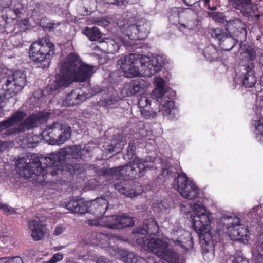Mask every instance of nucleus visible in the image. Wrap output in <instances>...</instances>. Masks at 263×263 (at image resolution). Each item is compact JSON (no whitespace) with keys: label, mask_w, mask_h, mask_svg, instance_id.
<instances>
[{"label":"nucleus","mask_w":263,"mask_h":263,"mask_svg":"<svg viewBox=\"0 0 263 263\" xmlns=\"http://www.w3.org/2000/svg\"><path fill=\"white\" fill-rule=\"evenodd\" d=\"M117 215L103 216L99 218L88 220V223L91 226H101L111 229H117Z\"/></svg>","instance_id":"5701e85b"},{"label":"nucleus","mask_w":263,"mask_h":263,"mask_svg":"<svg viewBox=\"0 0 263 263\" xmlns=\"http://www.w3.org/2000/svg\"><path fill=\"white\" fill-rule=\"evenodd\" d=\"M210 1V0H203L205 6H208L209 5Z\"/></svg>","instance_id":"680f3d73"},{"label":"nucleus","mask_w":263,"mask_h":263,"mask_svg":"<svg viewBox=\"0 0 263 263\" xmlns=\"http://www.w3.org/2000/svg\"><path fill=\"white\" fill-rule=\"evenodd\" d=\"M228 2L234 8L240 10L244 15L251 13L255 7L251 0H228Z\"/></svg>","instance_id":"393cba45"},{"label":"nucleus","mask_w":263,"mask_h":263,"mask_svg":"<svg viewBox=\"0 0 263 263\" xmlns=\"http://www.w3.org/2000/svg\"><path fill=\"white\" fill-rule=\"evenodd\" d=\"M239 52L244 58L248 59V61L246 64L239 65V77L245 87L251 88L257 81L254 70V64L253 62V60L256 58V52L252 48L245 45H241Z\"/></svg>","instance_id":"6e6552de"},{"label":"nucleus","mask_w":263,"mask_h":263,"mask_svg":"<svg viewBox=\"0 0 263 263\" xmlns=\"http://www.w3.org/2000/svg\"><path fill=\"white\" fill-rule=\"evenodd\" d=\"M150 86L149 82L144 79L134 80L125 85L121 90L123 97H131L136 93H143Z\"/></svg>","instance_id":"f3484780"},{"label":"nucleus","mask_w":263,"mask_h":263,"mask_svg":"<svg viewBox=\"0 0 263 263\" xmlns=\"http://www.w3.org/2000/svg\"><path fill=\"white\" fill-rule=\"evenodd\" d=\"M180 206V213L184 216H187L192 210L194 215L191 214L190 217L193 221L194 229L198 234L202 245L207 244L205 235H209L208 232L210 231L212 221V213L199 201L194 203L193 205L191 203H183Z\"/></svg>","instance_id":"423d86ee"},{"label":"nucleus","mask_w":263,"mask_h":263,"mask_svg":"<svg viewBox=\"0 0 263 263\" xmlns=\"http://www.w3.org/2000/svg\"><path fill=\"white\" fill-rule=\"evenodd\" d=\"M82 33L90 41H97L101 36V32L97 27H86L82 30Z\"/></svg>","instance_id":"2f4dec72"},{"label":"nucleus","mask_w":263,"mask_h":263,"mask_svg":"<svg viewBox=\"0 0 263 263\" xmlns=\"http://www.w3.org/2000/svg\"><path fill=\"white\" fill-rule=\"evenodd\" d=\"M232 261V263H249L247 258L238 254L235 255Z\"/></svg>","instance_id":"a19ab883"},{"label":"nucleus","mask_w":263,"mask_h":263,"mask_svg":"<svg viewBox=\"0 0 263 263\" xmlns=\"http://www.w3.org/2000/svg\"><path fill=\"white\" fill-rule=\"evenodd\" d=\"M28 21L26 19L22 20V23L24 24L25 25H28Z\"/></svg>","instance_id":"bf43d9fd"},{"label":"nucleus","mask_w":263,"mask_h":263,"mask_svg":"<svg viewBox=\"0 0 263 263\" xmlns=\"http://www.w3.org/2000/svg\"><path fill=\"white\" fill-rule=\"evenodd\" d=\"M127 1L130 4H134L138 3L139 0H127Z\"/></svg>","instance_id":"4d7b16f0"},{"label":"nucleus","mask_w":263,"mask_h":263,"mask_svg":"<svg viewBox=\"0 0 263 263\" xmlns=\"http://www.w3.org/2000/svg\"><path fill=\"white\" fill-rule=\"evenodd\" d=\"M0 209L2 210L3 212L7 215H11L15 213L14 209L13 208L2 203H0Z\"/></svg>","instance_id":"58836bf2"},{"label":"nucleus","mask_w":263,"mask_h":263,"mask_svg":"<svg viewBox=\"0 0 263 263\" xmlns=\"http://www.w3.org/2000/svg\"><path fill=\"white\" fill-rule=\"evenodd\" d=\"M224 43H225V44H226V47H228V48H231V44H230V43H226V42H225Z\"/></svg>","instance_id":"338daca9"},{"label":"nucleus","mask_w":263,"mask_h":263,"mask_svg":"<svg viewBox=\"0 0 263 263\" xmlns=\"http://www.w3.org/2000/svg\"><path fill=\"white\" fill-rule=\"evenodd\" d=\"M175 181L177 185L178 192L183 197L194 200L199 195V189L189 179L185 173L179 174Z\"/></svg>","instance_id":"4468645a"},{"label":"nucleus","mask_w":263,"mask_h":263,"mask_svg":"<svg viewBox=\"0 0 263 263\" xmlns=\"http://www.w3.org/2000/svg\"><path fill=\"white\" fill-rule=\"evenodd\" d=\"M252 257L255 263H263V250L258 249H253L252 251Z\"/></svg>","instance_id":"c9c22d12"},{"label":"nucleus","mask_w":263,"mask_h":263,"mask_svg":"<svg viewBox=\"0 0 263 263\" xmlns=\"http://www.w3.org/2000/svg\"><path fill=\"white\" fill-rule=\"evenodd\" d=\"M261 208L260 206V205H256V206H254L252 209V211H251V213H255L256 212H257Z\"/></svg>","instance_id":"864d4df0"},{"label":"nucleus","mask_w":263,"mask_h":263,"mask_svg":"<svg viewBox=\"0 0 263 263\" xmlns=\"http://www.w3.org/2000/svg\"><path fill=\"white\" fill-rule=\"evenodd\" d=\"M10 0H0V11L5 9H10Z\"/></svg>","instance_id":"c03bdc74"},{"label":"nucleus","mask_w":263,"mask_h":263,"mask_svg":"<svg viewBox=\"0 0 263 263\" xmlns=\"http://www.w3.org/2000/svg\"><path fill=\"white\" fill-rule=\"evenodd\" d=\"M28 227L31 231V237L34 241L41 240L44 235L43 224L40 219H32L28 221Z\"/></svg>","instance_id":"a878e982"},{"label":"nucleus","mask_w":263,"mask_h":263,"mask_svg":"<svg viewBox=\"0 0 263 263\" xmlns=\"http://www.w3.org/2000/svg\"><path fill=\"white\" fill-rule=\"evenodd\" d=\"M66 230V227L63 224L57 225L53 231V235L58 236L62 234Z\"/></svg>","instance_id":"37998d69"},{"label":"nucleus","mask_w":263,"mask_h":263,"mask_svg":"<svg viewBox=\"0 0 263 263\" xmlns=\"http://www.w3.org/2000/svg\"><path fill=\"white\" fill-rule=\"evenodd\" d=\"M95 23L98 25L102 26L104 27L107 26L109 24V22L104 18L98 19L95 21Z\"/></svg>","instance_id":"3c124183"},{"label":"nucleus","mask_w":263,"mask_h":263,"mask_svg":"<svg viewBox=\"0 0 263 263\" xmlns=\"http://www.w3.org/2000/svg\"><path fill=\"white\" fill-rule=\"evenodd\" d=\"M136 145L134 141H130L129 143L128 148L127 149V155L128 156V158H133L135 154V151L136 150Z\"/></svg>","instance_id":"79ce46f5"},{"label":"nucleus","mask_w":263,"mask_h":263,"mask_svg":"<svg viewBox=\"0 0 263 263\" xmlns=\"http://www.w3.org/2000/svg\"><path fill=\"white\" fill-rule=\"evenodd\" d=\"M117 253L125 263H148L145 258L137 255L133 252L119 249L117 250Z\"/></svg>","instance_id":"bb28decb"},{"label":"nucleus","mask_w":263,"mask_h":263,"mask_svg":"<svg viewBox=\"0 0 263 263\" xmlns=\"http://www.w3.org/2000/svg\"><path fill=\"white\" fill-rule=\"evenodd\" d=\"M159 227L154 218H151L143 221L142 227H139L133 231L136 242L144 250L152 252L158 257L168 263H179L178 254L168 249L169 244L167 241L159 238H148L143 236L145 234L155 235Z\"/></svg>","instance_id":"f03ea898"},{"label":"nucleus","mask_w":263,"mask_h":263,"mask_svg":"<svg viewBox=\"0 0 263 263\" xmlns=\"http://www.w3.org/2000/svg\"><path fill=\"white\" fill-rule=\"evenodd\" d=\"M257 119L253 122V126L255 129V138L256 140L263 143V115L259 111V108H256Z\"/></svg>","instance_id":"c85d7f7f"},{"label":"nucleus","mask_w":263,"mask_h":263,"mask_svg":"<svg viewBox=\"0 0 263 263\" xmlns=\"http://www.w3.org/2000/svg\"><path fill=\"white\" fill-rule=\"evenodd\" d=\"M5 263H24V262L21 257L16 256L9 259Z\"/></svg>","instance_id":"8fccbe9b"},{"label":"nucleus","mask_w":263,"mask_h":263,"mask_svg":"<svg viewBox=\"0 0 263 263\" xmlns=\"http://www.w3.org/2000/svg\"><path fill=\"white\" fill-rule=\"evenodd\" d=\"M88 212L91 213L100 218L104 214L108 208V201L103 197H99L90 201H87Z\"/></svg>","instance_id":"aec40b11"},{"label":"nucleus","mask_w":263,"mask_h":263,"mask_svg":"<svg viewBox=\"0 0 263 263\" xmlns=\"http://www.w3.org/2000/svg\"><path fill=\"white\" fill-rule=\"evenodd\" d=\"M72 130L70 127L59 122H54L47 126L42 132L43 138L49 144L61 145L71 137Z\"/></svg>","instance_id":"1a4fd4ad"},{"label":"nucleus","mask_w":263,"mask_h":263,"mask_svg":"<svg viewBox=\"0 0 263 263\" xmlns=\"http://www.w3.org/2000/svg\"><path fill=\"white\" fill-rule=\"evenodd\" d=\"M104 3L116 5L118 6H121L124 5L123 0H103Z\"/></svg>","instance_id":"09e8293b"},{"label":"nucleus","mask_w":263,"mask_h":263,"mask_svg":"<svg viewBox=\"0 0 263 263\" xmlns=\"http://www.w3.org/2000/svg\"><path fill=\"white\" fill-rule=\"evenodd\" d=\"M121 31L132 40H144L148 35L149 23L144 18L138 20L135 23L131 20H124L121 27Z\"/></svg>","instance_id":"9b49d317"},{"label":"nucleus","mask_w":263,"mask_h":263,"mask_svg":"<svg viewBox=\"0 0 263 263\" xmlns=\"http://www.w3.org/2000/svg\"><path fill=\"white\" fill-rule=\"evenodd\" d=\"M54 45L47 37H43L32 43L29 57L34 62L41 63L49 59L54 53Z\"/></svg>","instance_id":"f8f14e48"},{"label":"nucleus","mask_w":263,"mask_h":263,"mask_svg":"<svg viewBox=\"0 0 263 263\" xmlns=\"http://www.w3.org/2000/svg\"><path fill=\"white\" fill-rule=\"evenodd\" d=\"M117 229H120L126 227H131L134 224L133 218L124 215H117Z\"/></svg>","instance_id":"473e14b6"},{"label":"nucleus","mask_w":263,"mask_h":263,"mask_svg":"<svg viewBox=\"0 0 263 263\" xmlns=\"http://www.w3.org/2000/svg\"><path fill=\"white\" fill-rule=\"evenodd\" d=\"M8 69H4L1 74H5L1 79L2 87L4 90L7 91V95L9 97L14 96L20 92L27 83L26 75L21 70H16L11 73Z\"/></svg>","instance_id":"9d476101"},{"label":"nucleus","mask_w":263,"mask_h":263,"mask_svg":"<svg viewBox=\"0 0 263 263\" xmlns=\"http://www.w3.org/2000/svg\"><path fill=\"white\" fill-rule=\"evenodd\" d=\"M211 35L213 38L220 41V45L225 51H230L235 46L236 42L231 37H228V33L219 28L212 30Z\"/></svg>","instance_id":"a211bd4d"},{"label":"nucleus","mask_w":263,"mask_h":263,"mask_svg":"<svg viewBox=\"0 0 263 263\" xmlns=\"http://www.w3.org/2000/svg\"><path fill=\"white\" fill-rule=\"evenodd\" d=\"M260 84L263 87V74L260 77Z\"/></svg>","instance_id":"e2e57ef3"},{"label":"nucleus","mask_w":263,"mask_h":263,"mask_svg":"<svg viewBox=\"0 0 263 263\" xmlns=\"http://www.w3.org/2000/svg\"><path fill=\"white\" fill-rule=\"evenodd\" d=\"M224 219L231 221L228 224L227 230L229 236L233 240H240L244 243L248 240L249 235L247 228L240 224V220L237 217H227Z\"/></svg>","instance_id":"2eb2a0df"},{"label":"nucleus","mask_w":263,"mask_h":263,"mask_svg":"<svg viewBox=\"0 0 263 263\" xmlns=\"http://www.w3.org/2000/svg\"><path fill=\"white\" fill-rule=\"evenodd\" d=\"M100 43L104 51L107 53H115L119 49V43L114 39L106 38L101 41Z\"/></svg>","instance_id":"c756f323"},{"label":"nucleus","mask_w":263,"mask_h":263,"mask_svg":"<svg viewBox=\"0 0 263 263\" xmlns=\"http://www.w3.org/2000/svg\"><path fill=\"white\" fill-rule=\"evenodd\" d=\"M120 40L126 45H129L131 44L128 41L124 40L122 37L120 38Z\"/></svg>","instance_id":"5fc2aeb1"},{"label":"nucleus","mask_w":263,"mask_h":263,"mask_svg":"<svg viewBox=\"0 0 263 263\" xmlns=\"http://www.w3.org/2000/svg\"><path fill=\"white\" fill-rule=\"evenodd\" d=\"M114 187L121 194L124 195L128 197H134L137 196L143 192L142 186L138 182H135L134 185V188L129 189L125 187L122 183L115 184Z\"/></svg>","instance_id":"4be33fe9"},{"label":"nucleus","mask_w":263,"mask_h":263,"mask_svg":"<svg viewBox=\"0 0 263 263\" xmlns=\"http://www.w3.org/2000/svg\"><path fill=\"white\" fill-rule=\"evenodd\" d=\"M25 116L26 114L21 111L13 114L7 120L0 122V132L7 129V135L23 133L37 127L46 120V116L40 112L32 114L22 121Z\"/></svg>","instance_id":"0eeeda50"},{"label":"nucleus","mask_w":263,"mask_h":263,"mask_svg":"<svg viewBox=\"0 0 263 263\" xmlns=\"http://www.w3.org/2000/svg\"><path fill=\"white\" fill-rule=\"evenodd\" d=\"M95 72V66L81 61L77 54L70 53L61 63L60 73L57 75L52 90L67 87L72 82H83L89 79Z\"/></svg>","instance_id":"20e7f679"},{"label":"nucleus","mask_w":263,"mask_h":263,"mask_svg":"<svg viewBox=\"0 0 263 263\" xmlns=\"http://www.w3.org/2000/svg\"><path fill=\"white\" fill-rule=\"evenodd\" d=\"M92 260L96 263H112L110 259L100 255L95 256Z\"/></svg>","instance_id":"ea45409f"},{"label":"nucleus","mask_w":263,"mask_h":263,"mask_svg":"<svg viewBox=\"0 0 263 263\" xmlns=\"http://www.w3.org/2000/svg\"><path fill=\"white\" fill-rule=\"evenodd\" d=\"M154 82L156 87L152 92V96L157 100H155L152 96L141 97L138 101V106L141 115L144 118L149 119L155 117L157 112H161L168 119L175 118L178 110L175 107L174 102L164 97L167 91L164 79L157 77L155 78Z\"/></svg>","instance_id":"7ed1b4c3"},{"label":"nucleus","mask_w":263,"mask_h":263,"mask_svg":"<svg viewBox=\"0 0 263 263\" xmlns=\"http://www.w3.org/2000/svg\"><path fill=\"white\" fill-rule=\"evenodd\" d=\"M163 63L160 55L150 58L131 53L121 57L118 61V66L127 77L133 78L139 75L151 77L160 70Z\"/></svg>","instance_id":"39448f33"},{"label":"nucleus","mask_w":263,"mask_h":263,"mask_svg":"<svg viewBox=\"0 0 263 263\" xmlns=\"http://www.w3.org/2000/svg\"><path fill=\"white\" fill-rule=\"evenodd\" d=\"M37 139L38 137L36 135H28L23 140L22 145L23 147H27L28 148L34 147L37 142Z\"/></svg>","instance_id":"72a5a7b5"},{"label":"nucleus","mask_w":263,"mask_h":263,"mask_svg":"<svg viewBox=\"0 0 263 263\" xmlns=\"http://www.w3.org/2000/svg\"><path fill=\"white\" fill-rule=\"evenodd\" d=\"M171 239L175 245H179L185 250L193 248V241L191 233L181 227L177 226L172 230Z\"/></svg>","instance_id":"dca6fc26"},{"label":"nucleus","mask_w":263,"mask_h":263,"mask_svg":"<svg viewBox=\"0 0 263 263\" xmlns=\"http://www.w3.org/2000/svg\"><path fill=\"white\" fill-rule=\"evenodd\" d=\"M259 60L261 64L263 65V54L261 55Z\"/></svg>","instance_id":"0e129e2a"},{"label":"nucleus","mask_w":263,"mask_h":263,"mask_svg":"<svg viewBox=\"0 0 263 263\" xmlns=\"http://www.w3.org/2000/svg\"><path fill=\"white\" fill-rule=\"evenodd\" d=\"M125 144V140H122L120 143H116L115 140H113L111 142V146H113L112 148L109 149L110 151L114 152L115 153H120L123 149V146Z\"/></svg>","instance_id":"e433bc0d"},{"label":"nucleus","mask_w":263,"mask_h":263,"mask_svg":"<svg viewBox=\"0 0 263 263\" xmlns=\"http://www.w3.org/2000/svg\"><path fill=\"white\" fill-rule=\"evenodd\" d=\"M81 151L80 145H74L50 153L44 159L46 167L42 166V162L37 157L30 159L29 162H25L24 159H22L17 164V170L21 176L26 178H30L33 175L39 177L41 176L44 178L48 173L55 176L62 170V165L66 159H81Z\"/></svg>","instance_id":"f257e3e1"},{"label":"nucleus","mask_w":263,"mask_h":263,"mask_svg":"<svg viewBox=\"0 0 263 263\" xmlns=\"http://www.w3.org/2000/svg\"><path fill=\"white\" fill-rule=\"evenodd\" d=\"M257 40L260 41L261 42H263V31L260 35L258 36L256 38Z\"/></svg>","instance_id":"6e6d98bb"},{"label":"nucleus","mask_w":263,"mask_h":263,"mask_svg":"<svg viewBox=\"0 0 263 263\" xmlns=\"http://www.w3.org/2000/svg\"><path fill=\"white\" fill-rule=\"evenodd\" d=\"M183 1V2L187 6H191L192 4H190V3H188L186 0H182Z\"/></svg>","instance_id":"69168bd1"},{"label":"nucleus","mask_w":263,"mask_h":263,"mask_svg":"<svg viewBox=\"0 0 263 263\" xmlns=\"http://www.w3.org/2000/svg\"><path fill=\"white\" fill-rule=\"evenodd\" d=\"M104 102L106 105L109 106L115 104L116 103V100L115 98H108L107 99H105Z\"/></svg>","instance_id":"603ef678"},{"label":"nucleus","mask_w":263,"mask_h":263,"mask_svg":"<svg viewBox=\"0 0 263 263\" xmlns=\"http://www.w3.org/2000/svg\"><path fill=\"white\" fill-rule=\"evenodd\" d=\"M106 248H107V250H108V249H109V251H110V250H111V249H112L111 248H110V247H109V245H108V246L107 247H106ZM109 253H111V252H109Z\"/></svg>","instance_id":"774afa93"},{"label":"nucleus","mask_w":263,"mask_h":263,"mask_svg":"<svg viewBox=\"0 0 263 263\" xmlns=\"http://www.w3.org/2000/svg\"><path fill=\"white\" fill-rule=\"evenodd\" d=\"M123 179H134L143 176L147 169L153 167V163L135 157L127 164L121 166Z\"/></svg>","instance_id":"ddd939ff"},{"label":"nucleus","mask_w":263,"mask_h":263,"mask_svg":"<svg viewBox=\"0 0 263 263\" xmlns=\"http://www.w3.org/2000/svg\"><path fill=\"white\" fill-rule=\"evenodd\" d=\"M86 95L80 89L73 90L67 95L63 101V104L67 106L79 104L86 100L87 98Z\"/></svg>","instance_id":"b1692460"},{"label":"nucleus","mask_w":263,"mask_h":263,"mask_svg":"<svg viewBox=\"0 0 263 263\" xmlns=\"http://www.w3.org/2000/svg\"><path fill=\"white\" fill-rule=\"evenodd\" d=\"M60 25V22H51L47 23L46 25L45 26H43V27L45 28L46 29H48L49 30H52L54 29V28H57L58 26H59Z\"/></svg>","instance_id":"de8ad7c7"},{"label":"nucleus","mask_w":263,"mask_h":263,"mask_svg":"<svg viewBox=\"0 0 263 263\" xmlns=\"http://www.w3.org/2000/svg\"><path fill=\"white\" fill-rule=\"evenodd\" d=\"M21 1L22 0H10V10L12 9L16 16H18L23 10Z\"/></svg>","instance_id":"f704fd0d"},{"label":"nucleus","mask_w":263,"mask_h":263,"mask_svg":"<svg viewBox=\"0 0 263 263\" xmlns=\"http://www.w3.org/2000/svg\"><path fill=\"white\" fill-rule=\"evenodd\" d=\"M226 30L237 36L245 39L247 36L246 25L241 20L235 18L227 21Z\"/></svg>","instance_id":"6ab92c4d"},{"label":"nucleus","mask_w":263,"mask_h":263,"mask_svg":"<svg viewBox=\"0 0 263 263\" xmlns=\"http://www.w3.org/2000/svg\"><path fill=\"white\" fill-rule=\"evenodd\" d=\"M208 7L209 10H212V11H215L216 10V7H210V5H208Z\"/></svg>","instance_id":"052dcab7"},{"label":"nucleus","mask_w":263,"mask_h":263,"mask_svg":"<svg viewBox=\"0 0 263 263\" xmlns=\"http://www.w3.org/2000/svg\"><path fill=\"white\" fill-rule=\"evenodd\" d=\"M208 51H213L214 53L216 52V50L213 47H209L207 48Z\"/></svg>","instance_id":"13d9d810"},{"label":"nucleus","mask_w":263,"mask_h":263,"mask_svg":"<svg viewBox=\"0 0 263 263\" xmlns=\"http://www.w3.org/2000/svg\"><path fill=\"white\" fill-rule=\"evenodd\" d=\"M121 166L111 169L106 170L103 174V177L107 180L110 181L112 180H121L123 179V174L122 173Z\"/></svg>","instance_id":"7c9ffc66"},{"label":"nucleus","mask_w":263,"mask_h":263,"mask_svg":"<svg viewBox=\"0 0 263 263\" xmlns=\"http://www.w3.org/2000/svg\"><path fill=\"white\" fill-rule=\"evenodd\" d=\"M4 91V93L2 95H0V110L3 109L6 106L9 99L14 97L10 96L9 97L7 95V91Z\"/></svg>","instance_id":"4c0bfd02"},{"label":"nucleus","mask_w":263,"mask_h":263,"mask_svg":"<svg viewBox=\"0 0 263 263\" xmlns=\"http://www.w3.org/2000/svg\"><path fill=\"white\" fill-rule=\"evenodd\" d=\"M63 258V255L61 253H57L53 255L52 257L49 260L50 263H56L61 261Z\"/></svg>","instance_id":"a18cd8bd"},{"label":"nucleus","mask_w":263,"mask_h":263,"mask_svg":"<svg viewBox=\"0 0 263 263\" xmlns=\"http://www.w3.org/2000/svg\"><path fill=\"white\" fill-rule=\"evenodd\" d=\"M255 249L263 250V232L258 236Z\"/></svg>","instance_id":"49530a36"},{"label":"nucleus","mask_w":263,"mask_h":263,"mask_svg":"<svg viewBox=\"0 0 263 263\" xmlns=\"http://www.w3.org/2000/svg\"><path fill=\"white\" fill-rule=\"evenodd\" d=\"M113 237L112 235L101 232H92L88 235V242L90 245L100 246L106 248L109 245V241Z\"/></svg>","instance_id":"412c9836"},{"label":"nucleus","mask_w":263,"mask_h":263,"mask_svg":"<svg viewBox=\"0 0 263 263\" xmlns=\"http://www.w3.org/2000/svg\"><path fill=\"white\" fill-rule=\"evenodd\" d=\"M66 208L71 213L83 214L88 212L87 201L82 199L71 200L66 204Z\"/></svg>","instance_id":"cd10ccee"}]
</instances>
